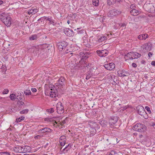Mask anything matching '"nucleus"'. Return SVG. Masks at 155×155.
Instances as JSON below:
<instances>
[{
  "mask_svg": "<svg viewBox=\"0 0 155 155\" xmlns=\"http://www.w3.org/2000/svg\"><path fill=\"white\" fill-rule=\"evenodd\" d=\"M3 3V2L2 1H0V5H2Z\"/></svg>",
  "mask_w": 155,
  "mask_h": 155,
  "instance_id": "obj_61",
  "label": "nucleus"
},
{
  "mask_svg": "<svg viewBox=\"0 0 155 155\" xmlns=\"http://www.w3.org/2000/svg\"><path fill=\"white\" fill-rule=\"evenodd\" d=\"M117 73L118 76L119 77L127 76H128L129 74L128 72L122 70L118 71Z\"/></svg>",
  "mask_w": 155,
  "mask_h": 155,
  "instance_id": "obj_10",
  "label": "nucleus"
},
{
  "mask_svg": "<svg viewBox=\"0 0 155 155\" xmlns=\"http://www.w3.org/2000/svg\"><path fill=\"white\" fill-rule=\"evenodd\" d=\"M48 143H46V144H45V146H44V147H45V148H46V147L48 146Z\"/></svg>",
  "mask_w": 155,
  "mask_h": 155,
  "instance_id": "obj_60",
  "label": "nucleus"
},
{
  "mask_svg": "<svg viewBox=\"0 0 155 155\" xmlns=\"http://www.w3.org/2000/svg\"><path fill=\"white\" fill-rule=\"evenodd\" d=\"M41 136L39 135H38L36 136H35L34 137V138L35 139H41Z\"/></svg>",
  "mask_w": 155,
  "mask_h": 155,
  "instance_id": "obj_41",
  "label": "nucleus"
},
{
  "mask_svg": "<svg viewBox=\"0 0 155 155\" xmlns=\"http://www.w3.org/2000/svg\"><path fill=\"white\" fill-rule=\"evenodd\" d=\"M16 98L17 99L19 100H21L22 99V97L21 96V95H17L16 97Z\"/></svg>",
  "mask_w": 155,
  "mask_h": 155,
  "instance_id": "obj_44",
  "label": "nucleus"
},
{
  "mask_svg": "<svg viewBox=\"0 0 155 155\" xmlns=\"http://www.w3.org/2000/svg\"><path fill=\"white\" fill-rule=\"evenodd\" d=\"M92 3L94 5L97 6L99 5V1L98 0H93Z\"/></svg>",
  "mask_w": 155,
  "mask_h": 155,
  "instance_id": "obj_29",
  "label": "nucleus"
},
{
  "mask_svg": "<svg viewBox=\"0 0 155 155\" xmlns=\"http://www.w3.org/2000/svg\"><path fill=\"white\" fill-rule=\"evenodd\" d=\"M64 32L68 36L70 37L74 35L73 30L70 28H66L64 30Z\"/></svg>",
  "mask_w": 155,
  "mask_h": 155,
  "instance_id": "obj_12",
  "label": "nucleus"
},
{
  "mask_svg": "<svg viewBox=\"0 0 155 155\" xmlns=\"http://www.w3.org/2000/svg\"><path fill=\"white\" fill-rule=\"evenodd\" d=\"M29 111L28 109H25L23 110L20 112V113L21 114H27Z\"/></svg>",
  "mask_w": 155,
  "mask_h": 155,
  "instance_id": "obj_31",
  "label": "nucleus"
},
{
  "mask_svg": "<svg viewBox=\"0 0 155 155\" xmlns=\"http://www.w3.org/2000/svg\"><path fill=\"white\" fill-rule=\"evenodd\" d=\"M67 43L64 41L58 43V45L59 50L60 51H62L64 48H65L67 46Z\"/></svg>",
  "mask_w": 155,
  "mask_h": 155,
  "instance_id": "obj_11",
  "label": "nucleus"
},
{
  "mask_svg": "<svg viewBox=\"0 0 155 155\" xmlns=\"http://www.w3.org/2000/svg\"><path fill=\"white\" fill-rule=\"evenodd\" d=\"M109 124L110 126L111 127H113L114 124H113L111 123V122L110 121V122L109 123Z\"/></svg>",
  "mask_w": 155,
  "mask_h": 155,
  "instance_id": "obj_49",
  "label": "nucleus"
},
{
  "mask_svg": "<svg viewBox=\"0 0 155 155\" xmlns=\"http://www.w3.org/2000/svg\"><path fill=\"white\" fill-rule=\"evenodd\" d=\"M114 117L111 118L110 120V121L111 122V123H113V124H115L117 121V119L115 118L114 120Z\"/></svg>",
  "mask_w": 155,
  "mask_h": 155,
  "instance_id": "obj_28",
  "label": "nucleus"
},
{
  "mask_svg": "<svg viewBox=\"0 0 155 155\" xmlns=\"http://www.w3.org/2000/svg\"><path fill=\"white\" fill-rule=\"evenodd\" d=\"M59 142L61 145L62 146H63L65 145V144L66 140H63L62 141L59 140Z\"/></svg>",
  "mask_w": 155,
  "mask_h": 155,
  "instance_id": "obj_32",
  "label": "nucleus"
},
{
  "mask_svg": "<svg viewBox=\"0 0 155 155\" xmlns=\"http://www.w3.org/2000/svg\"><path fill=\"white\" fill-rule=\"evenodd\" d=\"M51 118H46L45 119V120L47 121H50Z\"/></svg>",
  "mask_w": 155,
  "mask_h": 155,
  "instance_id": "obj_51",
  "label": "nucleus"
},
{
  "mask_svg": "<svg viewBox=\"0 0 155 155\" xmlns=\"http://www.w3.org/2000/svg\"><path fill=\"white\" fill-rule=\"evenodd\" d=\"M25 119V117L21 116L19 118H17L16 119V121L17 122H21L22 120H24Z\"/></svg>",
  "mask_w": 155,
  "mask_h": 155,
  "instance_id": "obj_30",
  "label": "nucleus"
},
{
  "mask_svg": "<svg viewBox=\"0 0 155 155\" xmlns=\"http://www.w3.org/2000/svg\"><path fill=\"white\" fill-rule=\"evenodd\" d=\"M134 58H133V59H137L140 58L141 56V54L136 52H134Z\"/></svg>",
  "mask_w": 155,
  "mask_h": 155,
  "instance_id": "obj_25",
  "label": "nucleus"
},
{
  "mask_svg": "<svg viewBox=\"0 0 155 155\" xmlns=\"http://www.w3.org/2000/svg\"><path fill=\"white\" fill-rule=\"evenodd\" d=\"M65 79L63 77H61L59 79L58 82L55 84L56 88L57 89V87L58 88H60L64 85Z\"/></svg>",
  "mask_w": 155,
  "mask_h": 155,
  "instance_id": "obj_4",
  "label": "nucleus"
},
{
  "mask_svg": "<svg viewBox=\"0 0 155 155\" xmlns=\"http://www.w3.org/2000/svg\"><path fill=\"white\" fill-rule=\"evenodd\" d=\"M49 17L44 16L42 17V21L43 22L45 20H46L47 21V19Z\"/></svg>",
  "mask_w": 155,
  "mask_h": 155,
  "instance_id": "obj_39",
  "label": "nucleus"
},
{
  "mask_svg": "<svg viewBox=\"0 0 155 155\" xmlns=\"http://www.w3.org/2000/svg\"><path fill=\"white\" fill-rule=\"evenodd\" d=\"M18 103L19 104V109H20L23 108V106L25 104L24 102L22 101H19L18 102Z\"/></svg>",
  "mask_w": 155,
  "mask_h": 155,
  "instance_id": "obj_24",
  "label": "nucleus"
},
{
  "mask_svg": "<svg viewBox=\"0 0 155 155\" xmlns=\"http://www.w3.org/2000/svg\"><path fill=\"white\" fill-rule=\"evenodd\" d=\"M91 76V74L90 73H88L86 77V79L87 80L89 79Z\"/></svg>",
  "mask_w": 155,
  "mask_h": 155,
  "instance_id": "obj_38",
  "label": "nucleus"
},
{
  "mask_svg": "<svg viewBox=\"0 0 155 155\" xmlns=\"http://www.w3.org/2000/svg\"><path fill=\"white\" fill-rule=\"evenodd\" d=\"M97 53L99 56L101 57H105L108 54V51L106 49L101 51H97Z\"/></svg>",
  "mask_w": 155,
  "mask_h": 155,
  "instance_id": "obj_9",
  "label": "nucleus"
},
{
  "mask_svg": "<svg viewBox=\"0 0 155 155\" xmlns=\"http://www.w3.org/2000/svg\"><path fill=\"white\" fill-rule=\"evenodd\" d=\"M31 91L33 92H35L37 91V90L35 88H32Z\"/></svg>",
  "mask_w": 155,
  "mask_h": 155,
  "instance_id": "obj_46",
  "label": "nucleus"
},
{
  "mask_svg": "<svg viewBox=\"0 0 155 155\" xmlns=\"http://www.w3.org/2000/svg\"><path fill=\"white\" fill-rule=\"evenodd\" d=\"M105 68L107 70L111 71L113 70L115 67V64L113 63H110L106 64L104 65Z\"/></svg>",
  "mask_w": 155,
  "mask_h": 155,
  "instance_id": "obj_8",
  "label": "nucleus"
},
{
  "mask_svg": "<svg viewBox=\"0 0 155 155\" xmlns=\"http://www.w3.org/2000/svg\"><path fill=\"white\" fill-rule=\"evenodd\" d=\"M89 55V53L86 51L81 52L79 54V56L81 59V60L83 59L86 60V59L88 58Z\"/></svg>",
  "mask_w": 155,
  "mask_h": 155,
  "instance_id": "obj_7",
  "label": "nucleus"
},
{
  "mask_svg": "<svg viewBox=\"0 0 155 155\" xmlns=\"http://www.w3.org/2000/svg\"><path fill=\"white\" fill-rule=\"evenodd\" d=\"M8 155H10V154L8 152L7 153Z\"/></svg>",
  "mask_w": 155,
  "mask_h": 155,
  "instance_id": "obj_64",
  "label": "nucleus"
},
{
  "mask_svg": "<svg viewBox=\"0 0 155 155\" xmlns=\"http://www.w3.org/2000/svg\"><path fill=\"white\" fill-rule=\"evenodd\" d=\"M120 26L121 27H124L126 26V25L124 23H122L120 24Z\"/></svg>",
  "mask_w": 155,
  "mask_h": 155,
  "instance_id": "obj_52",
  "label": "nucleus"
},
{
  "mask_svg": "<svg viewBox=\"0 0 155 155\" xmlns=\"http://www.w3.org/2000/svg\"><path fill=\"white\" fill-rule=\"evenodd\" d=\"M20 94L19 95H21V97L22 95H23L24 94H23V93L22 92H20V94Z\"/></svg>",
  "mask_w": 155,
  "mask_h": 155,
  "instance_id": "obj_58",
  "label": "nucleus"
},
{
  "mask_svg": "<svg viewBox=\"0 0 155 155\" xmlns=\"http://www.w3.org/2000/svg\"><path fill=\"white\" fill-rule=\"evenodd\" d=\"M136 109L138 114L142 116L145 119H147L148 118V115L146 112L144 108L142 106L138 105Z\"/></svg>",
  "mask_w": 155,
  "mask_h": 155,
  "instance_id": "obj_2",
  "label": "nucleus"
},
{
  "mask_svg": "<svg viewBox=\"0 0 155 155\" xmlns=\"http://www.w3.org/2000/svg\"><path fill=\"white\" fill-rule=\"evenodd\" d=\"M130 12L132 15L134 16H137L140 14V12L136 9L132 10Z\"/></svg>",
  "mask_w": 155,
  "mask_h": 155,
  "instance_id": "obj_16",
  "label": "nucleus"
},
{
  "mask_svg": "<svg viewBox=\"0 0 155 155\" xmlns=\"http://www.w3.org/2000/svg\"><path fill=\"white\" fill-rule=\"evenodd\" d=\"M136 8V6L133 5H131L130 6V9L132 10L135 9Z\"/></svg>",
  "mask_w": 155,
  "mask_h": 155,
  "instance_id": "obj_40",
  "label": "nucleus"
},
{
  "mask_svg": "<svg viewBox=\"0 0 155 155\" xmlns=\"http://www.w3.org/2000/svg\"><path fill=\"white\" fill-rule=\"evenodd\" d=\"M8 92V89H5L4 91L3 92V94H7Z\"/></svg>",
  "mask_w": 155,
  "mask_h": 155,
  "instance_id": "obj_43",
  "label": "nucleus"
},
{
  "mask_svg": "<svg viewBox=\"0 0 155 155\" xmlns=\"http://www.w3.org/2000/svg\"><path fill=\"white\" fill-rule=\"evenodd\" d=\"M71 144L70 143H69L68 145L66 147H67V149L66 150V152H67L71 148Z\"/></svg>",
  "mask_w": 155,
  "mask_h": 155,
  "instance_id": "obj_34",
  "label": "nucleus"
},
{
  "mask_svg": "<svg viewBox=\"0 0 155 155\" xmlns=\"http://www.w3.org/2000/svg\"><path fill=\"white\" fill-rule=\"evenodd\" d=\"M38 12V10L36 8H34L33 9H31L28 10V14L30 15L31 14L33 15L35 14L36 13Z\"/></svg>",
  "mask_w": 155,
  "mask_h": 155,
  "instance_id": "obj_17",
  "label": "nucleus"
},
{
  "mask_svg": "<svg viewBox=\"0 0 155 155\" xmlns=\"http://www.w3.org/2000/svg\"><path fill=\"white\" fill-rule=\"evenodd\" d=\"M148 37V35L147 34L140 35L138 37V38L140 40H145Z\"/></svg>",
  "mask_w": 155,
  "mask_h": 155,
  "instance_id": "obj_15",
  "label": "nucleus"
},
{
  "mask_svg": "<svg viewBox=\"0 0 155 155\" xmlns=\"http://www.w3.org/2000/svg\"><path fill=\"white\" fill-rule=\"evenodd\" d=\"M97 129V128H93V129H92V130H93V133H92L91 134H92V135H94L96 132V129Z\"/></svg>",
  "mask_w": 155,
  "mask_h": 155,
  "instance_id": "obj_45",
  "label": "nucleus"
},
{
  "mask_svg": "<svg viewBox=\"0 0 155 155\" xmlns=\"http://www.w3.org/2000/svg\"><path fill=\"white\" fill-rule=\"evenodd\" d=\"M109 13L110 15H109V16L110 17H113L120 14L121 12L120 11L117 9H114L110 11Z\"/></svg>",
  "mask_w": 155,
  "mask_h": 155,
  "instance_id": "obj_6",
  "label": "nucleus"
},
{
  "mask_svg": "<svg viewBox=\"0 0 155 155\" xmlns=\"http://www.w3.org/2000/svg\"><path fill=\"white\" fill-rule=\"evenodd\" d=\"M145 109L147 110L149 114H150L151 113V111L149 107L148 106H146L145 107Z\"/></svg>",
  "mask_w": 155,
  "mask_h": 155,
  "instance_id": "obj_35",
  "label": "nucleus"
},
{
  "mask_svg": "<svg viewBox=\"0 0 155 155\" xmlns=\"http://www.w3.org/2000/svg\"><path fill=\"white\" fill-rule=\"evenodd\" d=\"M57 112L58 114H61L64 112V107L62 103L59 102L56 105Z\"/></svg>",
  "mask_w": 155,
  "mask_h": 155,
  "instance_id": "obj_5",
  "label": "nucleus"
},
{
  "mask_svg": "<svg viewBox=\"0 0 155 155\" xmlns=\"http://www.w3.org/2000/svg\"><path fill=\"white\" fill-rule=\"evenodd\" d=\"M51 129L49 128L45 127L43 128L40 129L39 130V131H42V132L43 133H45L47 132L50 133L51 132Z\"/></svg>",
  "mask_w": 155,
  "mask_h": 155,
  "instance_id": "obj_18",
  "label": "nucleus"
},
{
  "mask_svg": "<svg viewBox=\"0 0 155 155\" xmlns=\"http://www.w3.org/2000/svg\"><path fill=\"white\" fill-rule=\"evenodd\" d=\"M57 90L54 91H51L49 93V94L51 97H55L58 96L57 94Z\"/></svg>",
  "mask_w": 155,
  "mask_h": 155,
  "instance_id": "obj_19",
  "label": "nucleus"
},
{
  "mask_svg": "<svg viewBox=\"0 0 155 155\" xmlns=\"http://www.w3.org/2000/svg\"><path fill=\"white\" fill-rule=\"evenodd\" d=\"M52 85H50L49 86V88H51L50 89V90H51V91H54L55 90H57L56 89H55L56 87H54V85L52 86L53 87H52Z\"/></svg>",
  "mask_w": 155,
  "mask_h": 155,
  "instance_id": "obj_36",
  "label": "nucleus"
},
{
  "mask_svg": "<svg viewBox=\"0 0 155 155\" xmlns=\"http://www.w3.org/2000/svg\"><path fill=\"white\" fill-rule=\"evenodd\" d=\"M132 54L131 55L132 57V58H134V52H132L131 53Z\"/></svg>",
  "mask_w": 155,
  "mask_h": 155,
  "instance_id": "obj_55",
  "label": "nucleus"
},
{
  "mask_svg": "<svg viewBox=\"0 0 155 155\" xmlns=\"http://www.w3.org/2000/svg\"><path fill=\"white\" fill-rule=\"evenodd\" d=\"M24 93L26 96H29L31 94L30 90L28 89H27L24 91Z\"/></svg>",
  "mask_w": 155,
  "mask_h": 155,
  "instance_id": "obj_27",
  "label": "nucleus"
},
{
  "mask_svg": "<svg viewBox=\"0 0 155 155\" xmlns=\"http://www.w3.org/2000/svg\"><path fill=\"white\" fill-rule=\"evenodd\" d=\"M37 38V35H32L29 37V39L30 40H36Z\"/></svg>",
  "mask_w": 155,
  "mask_h": 155,
  "instance_id": "obj_26",
  "label": "nucleus"
},
{
  "mask_svg": "<svg viewBox=\"0 0 155 155\" xmlns=\"http://www.w3.org/2000/svg\"><path fill=\"white\" fill-rule=\"evenodd\" d=\"M132 65L133 67L134 68H136L137 67V64L134 63H133L132 64Z\"/></svg>",
  "mask_w": 155,
  "mask_h": 155,
  "instance_id": "obj_47",
  "label": "nucleus"
},
{
  "mask_svg": "<svg viewBox=\"0 0 155 155\" xmlns=\"http://www.w3.org/2000/svg\"><path fill=\"white\" fill-rule=\"evenodd\" d=\"M131 53V52L128 53L126 55H125L124 58L126 59V60H128L129 59H133V58H132V57L131 56L132 54Z\"/></svg>",
  "mask_w": 155,
  "mask_h": 155,
  "instance_id": "obj_20",
  "label": "nucleus"
},
{
  "mask_svg": "<svg viewBox=\"0 0 155 155\" xmlns=\"http://www.w3.org/2000/svg\"><path fill=\"white\" fill-rule=\"evenodd\" d=\"M65 138H66V137L65 136H61V137H60V140H61V141H62L63 140H62L63 139V140H65Z\"/></svg>",
  "mask_w": 155,
  "mask_h": 155,
  "instance_id": "obj_42",
  "label": "nucleus"
},
{
  "mask_svg": "<svg viewBox=\"0 0 155 155\" xmlns=\"http://www.w3.org/2000/svg\"><path fill=\"white\" fill-rule=\"evenodd\" d=\"M66 121H67V120L66 119H65L64 120H63L61 122V123H62L63 124H65L66 123Z\"/></svg>",
  "mask_w": 155,
  "mask_h": 155,
  "instance_id": "obj_53",
  "label": "nucleus"
},
{
  "mask_svg": "<svg viewBox=\"0 0 155 155\" xmlns=\"http://www.w3.org/2000/svg\"><path fill=\"white\" fill-rule=\"evenodd\" d=\"M121 0H108V3L109 5L113 4L115 3L116 2H119Z\"/></svg>",
  "mask_w": 155,
  "mask_h": 155,
  "instance_id": "obj_23",
  "label": "nucleus"
},
{
  "mask_svg": "<svg viewBox=\"0 0 155 155\" xmlns=\"http://www.w3.org/2000/svg\"><path fill=\"white\" fill-rule=\"evenodd\" d=\"M41 21V22H42V18H41H41H39V19L38 20V21Z\"/></svg>",
  "mask_w": 155,
  "mask_h": 155,
  "instance_id": "obj_56",
  "label": "nucleus"
},
{
  "mask_svg": "<svg viewBox=\"0 0 155 155\" xmlns=\"http://www.w3.org/2000/svg\"><path fill=\"white\" fill-rule=\"evenodd\" d=\"M0 19L7 26H9L12 23V19L7 14L0 13Z\"/></svg>",
  "mask_w": 155,
  "mask_h": 155,
  "instance_id": "obj_1",
  "label": "nucleus"
},
{
  "mask_svg": "<svg viewBox=\"0 0 155 155\" xmlns=\"http://www.w3.org/2000/svg\"><path fill=\"white\" fill-rule=\"evenodd\" d=\"M54 111V109L53 108H51L47 110V111L51 113H53Z\"/></svg>",
  "mask_w": 155,
  "mask_h": 155,
  "instance_id": "obj_37",
  "label": "nucleus"
},
{
  "mask_svg": "<svg viewBox=\"0 0 155 155\" xmlns=\"http://www.w3.org/2000/svg\"><path fill=\"white\" fill-rule=\"evenodd\" d=\"M107 39V37L105 35L104 36L103 35L102 36L100 37L99 38L97 39V40L96 41L99 42H102Z\"/></svg>",
  "mask_w": 155,
  "mask_h": 155,
  "instance_id": "obj_22",
  "label": "nucleus"
},
{
  "mask_svg": "<svg viewBox=\"0 0 155 155\" xmlns=\"http://www.w3.org/2000/svg\"><path fill=\"white\" fill-rule=\"evenodd\" d=\"M47 21L49 22V23L50 24H52L54 26L56 25V23L55 22L54 20L53 19L52 17H49L47 19Z\"/></svg>",
  "mask_w": 155,
  "mask_h": 155,
  "instance_id": "obj_21",
  "label": "nucleus"
},
{
  "mask_svg": "<svg viewBox=\"0 0 155 155\" xmlns=\"http://www.w3.org/2000/svg\"><path fill=\"white\" fill-rule=\"evenodd\" d=\"M93 39H94V38H92V37H90V39H89L90 41V42H91V43H94V42H92V41L91 42V40H92Z\"/></svg>",
  "mask_w": 155,
  "mask_h": 155,
  "instance_id": "obj_54",
  "label": "nucleus"
},
{
  "mask_svg": "<svg viewBox=\"0 0 155 155\" xmlns=\"http://www.w3.org/2000/svg\"><path fill=\"white\" fill-rule=\"evenodd\" d=\"M143 137V135H140V138L142 137Z\"/></svg>",
  "mask_w": 155,
  "mask_h": 155,
  "instance_id": "obj_63",
  "label": "nucleus"
},
{
  "mask_svg": "<svg viewBox=\"0 0 155 155\" xmlns=\"http://www.w3.org/2000/svg\"><path fill=\"white\" fill-rule=\"evenodd\" d=\"M67 149V147H65V148H64L62 150V151H63V153H65L66 152V149Z\"/></svg>",
  "mask_w": 155,
  "mask_h": 155,
  "instance_id": "obj_48",
  "label": "nucleus"
},
{
  "mask_svg": "<svg viewBox=\"0 0 155 155\" xmlns=\"http://www.w3.org/2000/svg\"><path fill=\"white\" fill-rule=\"evenodd\" d=\"M70 23V21H69V20H68V21H67V23L69 24Z\"/></svg>",
  "mask_w": 155,
  "mask_h": 155,
  "instance_id": "obj_62",
  "label": "nucleus"
},
{
  "mask_svg": "<svg viewBox=\"0 0 155 155\" xmlns=\"http://www.w3.org/2000/svg\"><path fill=\"white\" fill-rule=\"evenodd\" d=\"M25 147H26V149H28V150H29L30 148V147L29 146H25Z\"/></svg>",
  "mask_w": 155,
  "mask_h": 155,
  "instance_id": "obj_59",
  "label": "nucleus"
},
{
  "mask_svg": "<svg viewBox=\"0 0 155 155\" xmlns=\"http://www.w3.org/2000/svg\"><path fill=\"white\" fill-rule=\"evenodd\" d=\"M10 97L11 100H14L15 98L16 95L14 94H11L10 95Z\"/></svg>",
  "mask_w": 155,
  "mask_h": 155,
  "instance_id": "obj_33",
  "label": "nucleus"
},
{
  "mask_svg": "<svg viewBox=\"0 0 155 155\" xmlns=\"http://www.w3.org/2000/svg\"><path fill=\"white\" fill-rule=\"evenodd\" d=\"M152 65L155 66V61H153L151 63Z\"/></svg>",
  "mask_w": 155,
  "mask_h": 155,
  "instance_id": "obj_50",
  "label": "nucleus"
},
{
  "mask_svg": "<svg viewBox=\"0 0 155 155\" xmlns=\"http://www.w3.org/2000/svg\"><path fill=\"white\" fill-rule=\"evenodd\" d=\"M80 63L82 66L85 68H89V64L86 61V60L83 59L81 60V61H80Z\"/></svg>",
  "mask_w": 155,
  "mask_h": 155,
  "instance_id": "obj_13",
  "label": "nucleus"
},
{
  "mask_svg": "<svg viewBox=\"0 0 155 155\" xmlns=\"http://www.w3.org/2000/svg\"><path fill=\"white\" fill-rule=\"evenodd\" d=\"M89 125L91 128H99L97 124L93 121H90L89 122Z\"/></svg>",
  "mask_w": 155,
  "mask_h": 155,
  "instance_id": "obj_14",
  "label": "nucleus"
},
{
  "mask_svg": "<svg viewBox=\"0 0 155 155\" xmlns=\"http://www.w3.org/2000/svg\"><path fill=\"white\" fill-rule=\"evenodd\" d=\"M152 55V53H151V52H149L148 53V56H149V57H150V55Z\"/></svg>",
  "mask_w": 155,
  "mask_h": 155,
  "instance_id": "obj_57",
  "label": "nucleus"
},
{
  "mask_svg": "<svg viewBox=\"0 0 155 155\" xmlns=\"http://www.w3.org/2000/svg\"><path fill=\"white\" fill-rule=\"evenodd\" d=\"M133 129L139 132H144L146 130V127L143 124L138 123L134 126Z\"/></svg>",
  "mask_w": 155,
  "mask_h": 155,
  "instance_id": "obj_3",
  "label": "nucleus"
}]
</instances>
